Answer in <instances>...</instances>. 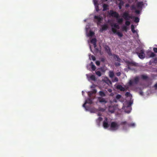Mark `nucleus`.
Returning <instances> with one entry per match:
<instances>
[{"mask_svg":"<svg viewBox=\"0 0 157 157\" xmlns=\"http://www.w3.org/2000/svg\"><path fill=\"white\" fill-rule=\"evenodd\" d=\"M130 24V21H129V20H126V21L125 22V24L127 26L129 25Z\"/></svg>","mask_w":157,"mask_h":157,"instance_id":"nucleus-29","label":"nucleus"},{"mask_svg":"<svg viewBox=\"0 0 157 157\" xmlns=\"http://www.w3.org/2000/svg\"><path fill=\"white\" fill-rule=\"evenodd\" d=\"M156 72L157 73V69L156 70Z\"/></svg>","mask_w":157,"mask_h":157,"instance_id":"nucleus-59","label":"nucleus"},{"mask_svg":"<svg viewBox=\"0 0 157 157\" xmlns=\"http://www.w3.org/2000/svg\"><path fill=\"white\" fill-rule=\"evenodd\" d=\"M110 15L113 17H115L116 18H118L119 17V14L117 12L113 11V10L110 11Z\"/></svg>","mask_w":157,"mask_h":157,"instance_id":"nucleus-8","label":"nucleus"},{"mask_svg":"<svg viewBox=\"0 0 157 157\" xmlns=\"http://www.w3.org/2000/svg\"><path fill=\"white\" fill-rule=\"evenodd\" d=\"M91 69L93 71H95L96 69V67L93 64V63L92 62H91Z\"/></svg>","mask_w":157,"mask_h":157,"instance_id":"nucleus-24","label":"nucleus"},{"mask_svg":"<svg viewBox=\"0 0 157 157\" xmlns=\"http://www.w3.org/2000/svg\"><path fill=\"white\" fill-rule=\"evenodd\" d=\"M118 1H120V2H121V1L122 0H118Z\"/></svg>","mask_w":157,"mask_h":157,"instance_id":"nucleus-60","label":"nucleus"},{"mask_svg":"<svg viewBox=\"0 0 157 157\" xmlns=\"http://www.w3.org/2000/svg\"><path fill=\"white\" fill-rule=\"evenodd\" d=\"M108 6V5L106 4H104L103 5V10L105 11L107 10V7Z\"/></svg>","mask_w":157,"mask_h":157,"instance_id":"nucleus-25","label":"nucleus"},{"mask_svg":"<svg viewBox=\"0 0 157 157\" xmlns=\"http://www.w3.org/2000/svg\"><path fill=\"white\" fill-rule=\"evenodd\" d=\"M135 125V123H131L130 124H128V126H134Z\"/></svg>","mask_w":157,"mask_h":157,"instance_id":"nucleus-46","label":"nucleus"},{"mask_svg":"<svg viewBox=\"0 0 157 157\" xmlns=\"http://www.w3.org/2000/svg\"><path fill=\"white\" fill-rule=\"evenodd\" d=\"M130 7L131 10H136V7L134 5H132Z\"/></svg>","mask_w":157,"mask_h":157,"instance_id":"nucleus-34","label":"nucleus"},{"mask_svg":"<svg viewBox=\"0 0 157 157\" xmlns=\"http://www.w3.org/2000/svg\"><path fill=\"white\" fill-rule=\"evenodd\" d=\"M153 50L155 53H157V48H154Z\"/></svg>","mask_w":157,"mask_h":157,"instance_id":"nucleus-48","label":"nucleus"},{"mask_svg":"<svg viewBox=\"0 0 157 157\" xmlns=\"http://www.w3.org/2000/svg\"><path fill=\"white\" fill-rule=\"evenodd\" d=\"M119 4L121 6H122L124 4V2L123 1L121 0L120 2H119Z\"/></svg>","mask_w":157,"mask_h":157,"instance_id":"nucleus-38","label":"nucleus"},{"mask_svg":"<svg viewBox=\"0 0 157 157\" xmlns=\"http://www.w3.org/2000/svg\"><path fill=\"white\" fill-rule=\"evenodd\" d=\"M108 28V25H103L101 27V32H102L104 30H106Z\"/></svg>","mask_w":157,"mask_h":157,"instance_id":"nucleus-13","label":"nucleus"},{"mask_svg":"<svg viewBox=\"0 0 157 157\" xmlns=\"http://www.w3.org/2000/svg\"><path fill=\"white\" fill-rule=\"evenodd\" d=\"M95 6V9L97 11H98L99 10V6H98V4L97 5H96V6Z\"/></svg>","mask_w":157,"mask_h":157,"instance_id":"nucleus-42","label":"nucleus"},{"mask_svg":"<svg viewBox=\"0 0 157 157\" xmlns=\"http://www.w3.org/2000/svg\"><path fill=\"white\" fill-rule=\"evenodd\" d=\"M105 1H107L108 0H105Z\"/></svg>","mask_w":157,"mask_h":157,"instance_id":"nucleus-61","label":"nucleus"},{"mask_svg":"<svg viewBox=\"0 0 157 157\" xmlns=\"http://www.w3.org/2000/svg\"><path fill=\"white\" fill-rule=\"evenodd\" d=\"M95 73L98 76H100L101 75V73L100 71H95Z\"/></svg>","mask_w":157,"mask_h":157,"instance_id":"nucleus-30","label":"nucleus"},{"mask_svg":"<svg viewBox=\"0 0 157 157\" xmlns=\"http://www.w3.org/2000/svg\"><path fill=\"white\" fill-rule=\"evenodd\" d=\"M127 63L128 66V69H130L131 66H138V63H136L134 62L133 61H128L126 62Z\"/></svg>","mask_w":157,"mask_h":157,"instance_id":"nucleus-5","label":"nucleus"},{"mask_svg":"<svg viewBox=\"0 0 157 157\" xmlns=\"http://www.w3.org/2000/svg\"><path fill=\"white\" fill-rule=\"evenodd\" d=\"M118 78L117 77H115L114 78L113 80H112V81L113 82H118Z\"/></svg>","mask_w":157,"mask_h":157,"instance_id":"nucleus-36","label":"nucleus"},{"mask_svg":"<svg viewBox=\"0 0 157 157\" xmlns=\"http://www.w3.org/2000/svg\"><path fill=\"white\" fill-rule=\"evenodd\" d=\"M103 126L105 128H107L109 127V124L108 123V118L107 117H105V120L103 122Z\"/></svg>","mask_w":157,"mask_h":157,"instance_id":"nucleus-7","label":"nucleus"},{"mask_svg":"<svg viewBox=\"0 0 157 157\" xmlns=\"http://www.w3.org/2000/svg\"><path fill=\"white\" fill-rule=\"evenodd\" d=\"M113 26L115 28H117V29L119 28L118 25H117V24H115L113 25Z\"/></svg>","mask_w":157,"mask_h":157,"instance_id":"nucleus-41","label":"nucleus"},{"mask_svg":"<svg viewBox=\"0 0 157 157\" xmlns=\"http://www.w3.org/2000/svg\"><path fill=\"white\" fill-rule=\"evenodd\" d=\"M121 65V64L119 62H117L115 63V65L116 66H119Z\"/></svg>","mask_w":157,"mask_h":157,"instance_id":"nucleus-52","label":"nucleus"},{"mask_svg":"<svg viewBox=\"0 0 157 157\" xmlns=\"http://www.w3.org/2000/svg\"><path fill=\"white\" fill-rule=\"evenodd\" d=\"M93 3L95 6L98 5V1L97 0H93Z\"/></svg>","mask_w":157,"mask_h":157,"instance_id":"nucleus-35","label":"nucleus"},{"mask_svg":"<svg viewBox=\"0 0 157 157\" xmlns=\"http://www.w3.org/2000/svg\"><path fill=\"white\" fill-rule=\"evenodd\" d=\"M122 17L125 20H129L133 18V17L130 16L128 12H124L123 13Z\"/></svg>","mask_w":157,"mask_h":157,"instance_id":"nucleus-3","label":"nucleus"},{"mask_svg":"<svg viewBox=\"0 0 157 157\" xmlns=\"http://www.w3.org/2000/svg\"><path fill=\"white\" fill-rule=\"evenodd\" d=\"M100 62L99 61H97L96 62V65H98V66H99V65H100Z\"/></svg>","mask_w":157,"mask_h":157,"instance_id":"nucleus-47","label":"nucleus"},{"mask_svg":"<svg viewBox=\"0 0 157 157\" xmlns=\"http://www.w3.org/2000/svg\"><path fill=\"white\" fill-rule=\"evenodd\" d=\"M112 31L114 33L117 34V29L115 28L112 27Z\"/></svg>","mask_w":157,"mask_h":157,"instance_id":"nucleus-28","label":"nucleus"},{"mask_svg":"<svg viewBox=\"0 0 157 157\" xmlns=\"http://www.w3.org/2000/svg\"><path fill=\"white\" fill-rule=\"evenodd\" d=\"M86 101L87 102V103H89L90 104H91L93 103L92 101L90 98H88L86 100Z\"/></svg>","mask_w":157,"mask_h":157,"instance_id":"nucleus-22","label":"nucleus"},{"mask_svg":"<svg viewBox=\"0 0 157 157\" xmlns=\"http://www.w3.org/2000/svg\"><path fill=\"white\" fill-rule=\"evenodd\" d=\"M102 120V117H98V121H101Z\"/></svg>","mask_w":157,"mask_h":157,"instance_id":"nucleus-45","label":"nucleus"},{"mask_svg":"<svg viewBox=\"0 0 157 157\" xmlns=\"http://www.w3.org/2000/svg\"><path fill=\"white\" fill-rule=\"evenodd\" d=\"M141 77L144 80H146L148 78L147 76L145 75H142Z\"/></svg>","mask_w":157,"mask_h":157,"instance_id":"nucleus-33","label":"nucleus"},{"mask_svg":"<svg viewBox=\"0 0 157 157\" xmlns=\"http://www.w3.org/2000/svg\"><path fill=\"white\" fill-rule=\"evenodd\" d=\"M139 81V77L138 76L134 78L133 80H130L128 82V84L129 86H132L133 84H137Z\"/></svg>","mask_w":157,"mask_h":157,"instance_id":"nucleus-2","label":"nucleus"},{"mask_svg":"<svg viewBox=\"0 0 157 157\" xmlns=\"http://www.w3.org/2000/svg\"><path fill=\"white\" fill-rule=\"evenodd\" d=\"M143 2H138L137 3V6L138 7L141 8L143 5Z\"/></svg>","mask_w":157,"mask_h":157,"instance_id":"nucleus-15","label":"nucleus"},{"mask_svg":"<svg viewBox=\"0 0 157 157\" xmlns=\"http://www.w3.org/2000/svg\"><path fill=\"white\" fill-rule=\"evenodd\" d=\"M128 28L126 25H123L122 26V29L123 31H125L126 32H127V30L128 29Z\"/></svg>","mask_w":157,"mask_h":157,"instance_id":"nucleus-16","label":"nucleus"},{"mask_svg":"<svg viewBox=\"0 0 157 157\" xmlns=\"http://www.w3.org/2000/svg\"><path fill=\"white\" fill-rule=\"evenodd\" d=\"M132 18H134V21L135 22L137 23L139 21V18L137 17H132Z\"/></svg>","mask_w":157,"mask_h":157,"instance_id":"nucleus-23","label":"nucleus"},{"mask_svg":"<svg viewBox=\"0 0 157 157\" xmlns=\"http://www.w3.org/2000/svg\"><path fill=\"white\" fill-rule=\"evenodd\" d=\"M150 53V57H154L155 56H156V54H155L154 53V52H152L151 51H149L148 52V53Z\"/></svg>","mask_w":157,"mask_h":157,"instance_id":"nucleus-21","label":"nucleus"},{"mask_svg":"<svg viewBox=\"0 0 157 157\" xmlns=\"http://www.w3.org/2000/svg\"><path fill=\"white\" fill-rule=\"evenodd\" d=\"M94 32L92 31H90L89 32L88 35L89 36H92L94 35Z\"/></svg>","mask_w":157,"mask_h":157,"instance_id":"nucleus-32","label":"nucleus"},{"mask_svg":"<svg viewBox=\"0 0 157 157\" xmlns=\"http://www.w3.org/2000/svg\"><path fill=\"white\" fill-rule=\"evenodd\" d=\"M136 53L140 58L143 59L145 58V54L144 50H141L140 52H137Z\"/></svg>","mask_w":157,"mask_h":157,"instance_id":"nucleus-6","label":"nucleus"},{"mask_svg":"<svg viewBox=\"0 0 157 157\" xmlns=\"http://www.w3.org/2000/svg\"><path fill=\"white\" fill-rule=\"evenodd\" d=\"M91 58L93 60V61H95V56H94V55H92L91 56Z\"/></svg>","mask_w":157,"mask_h":157,"instance_id":"nucleus-44","label":"nucleus"},{"mask_svg":"<svg viewBox=\"0 0 157 157\" xmlns=\"http://www.w3.org/2000/svg\"><path fill=\"white\" fill-rule=\"evenodd\" d=\"M121 75V73L120 72H118L116 73V75L117 76H119Z\"/></svg>","mask_w":157,"mask_h":157,"instance_id":"nucleus-49","label":"nucleus"},{"mask_svg":"<svg viewBox=\"0 0 157 157\" xmlns=\"http://www.w3.org/2000/svg\"><path fill=\"white\" fill-rule=\"evenodd\" d=\"M132 102L131 101H130L128 102V105H127V106L126 107V108L129 109L130 110L129 111H126V112L127 113H129L131 111V106L132 105Z\"/></svg>","mask_w":157,"mask_h":157,"instance_id":"nucleus-9","label":"nucleus"},{"mask_svg":"<svg viewBox=\"0 0 157 157\" xmlns=\"http://www.w3.org/2000/svg\"><path fill=\"white\" fill-rule=\"evenodd\" d=\"M127 122L126 121H124L123 122H121L120 125H125V124H127Z\"/></svg>","mask_w":157,"mask_h":157,"instance_id":"nucleus-37","label":"nucleus"},{"mask_svg":"<svg viewBox=\"0 0 157 157\" xmlns=\"http://www.w3.org/2000/svg\"><path fill=\"white\" fill-rule=\"evenodd\" d=\"M125 95L126 97H129L130 96V94L129 92H126L125 94Z\"/></svg>","mask_w":157,"mask_h":157,"instance_id":"nucleus-40","label":"nucleus"},{"mask_svg":"<svg viewBox=\"0 0 157 157\" xmlns=\"http://www.w3.org/2000/svg\"><path fill=\"white\" fill-rule=\"evenodd\" d=\"M98 99L99 101L101 103H106L107 102V101L105 100V99L104 98H102L101 97H99L98 98Z\"/></svg>","mask_w":157,"mask_h":157,"instance_id":"nucleus-12","label":"nucleus"},{"mask_svg":"<svg viewBox=\"0 0 157 157\" xmlns=\"http://www.w3.org/2000/svg\"><path fill=\"white\" fill-rule=\"evenodd\" d=\"M117 34L120 37H121L123 36L122 33L120 32H117Z\"/></svg>","mask_w":157,"mask_h":157,"instance_id":"nucleus-31","label":"nucleus"},{"mask_svg":"<svg viewBox=\"0 0 157 157\" xmlns=\"http://www.w3.org/2000/svg\"><path fill=\"white\" fill-rule=\"evenodd\" d=\"M105 49L109 55L110 56L112 55L111 52V50L109 47H108L107 46L105 48Z\"/></svg>","mask_w":157,"mask_h":157,"instance_id":"nucleus-14","label":"nucleus"},{"mask_svg":"<svg viewBox=\"0 0 157 157\" xmlns=\"http://www.w3.org/2000/svg\"><path fill=\"white\" fill-rule=\"evenodd\" d=\"M87 103V102H86V101L83 104V105H82V106L83 107H86V104Z\"/></svg>","mask_w":157,"mask_h":157,"instance_id":"nucleus-51","label":"nucleus"},{"mask_svg":"<svg viewBox=\"0 0 157 157\" xmlns=\"http://www.w3.org/2000/svg\"><path fill=\"white\" fill-rule=\"evenodd\" d=\"M125 6L126 7H128L129 6V4H128V3H127V4L125 5Z\"/></svg>","mask_w":157,"mask_h":157,"instance_id":"nucleus-55","label":"nucleus"},{"mask_svg":"<svg viewBox=\"0 0 157 157\" xmlns=\"http://www.w3.org/2000/svg\"><path fill=\"white\" fill-rule=\"evenodd\" d=\"M115 58L116 59L117 61L118 62H120L121 60L118 55H115Z\"/></svg>","mask_w":157,"mask_h":157,"instance_id":"nucleus-27","label":"nucleus"},{"mask_svg":"<svg viewBox=\"0 0 157 157\" xmlns=\"http://www.w3.org/2000/svg\"><path fill=\"white\" fill-rule=\"evenodd\" d=\"M131 30L133 33H136V30H135V27L134 25H132L131 26Z\"/></svg>","mask_w":157,"mask_h":157,"instance_id":"nucleus-20","label":"nucleus"},{"mask_svg":"<svg viewBox=\"0 0 157 157\" xmlns=\"http://www.w3.org/2000/svg\"><path fill=\"white\" fill-rule=\"evenodd\" d=\"M135 13L137 14H139L140 13V10H136V9L135 10Z\"/></svg>","mask_w":157,"mask_h":157,"instance_id":"nucleus-43","label":"nucleus"},{"mask_svg":"<svg viewBox=\"0 0 157 157\" xmlns=\"http://www.w3.org/2000/svg\"><path fill=\"white\" fill-rule=\"evenodd\" d=\"M108 91L109 92H111L112 91V90L111 89H108Z\"/></svg>","mask_w":157,"mask_h":157,"instance_id":"nucleus-57","label":"nucleus"},{"mask_svg":"<svg viewBox=\"0 0 157 157\" xmlns=\"http://www.w3.org/2000/svg\"><path fill=\"white\" fill-rule=\"evenodd\" d=\"M90 42L92 44H93L94 48H96V47L97 46V40L96 39H92L91 40Z\"/></svg>","mask_w":157,"mask_h":157,"instance_id":"nucleus-10","label":"nucleus"},{"mask_svg":"<svg viewBox=\"0 0 157 157\" xmlns=\"http://www.w3.org/2000/svg\"><path fill=\"white\" fill-rule=\"evenodd\" d=\"M111 113H113L114 112V111H111Z\"/></svg>","mask_w":157,"mask_h":157,"instance_id":"nucleus-58","label":"nucleus"},{"mask_svg":"<svg viewBox=\"0 0 157 157\" xmlns=\"http://www.w3.org/2000/svg\"><path fill=\"white\" fill-rule=\"evenodd\" d=\"M116 88L117 89L120 90L121 91H124L125 90V89L124 87L122 86L121 85H117Z\"/></svg>","mask_w":157,"mask_h":157,"instance_id":"nucleus-11","label":"nucleus"},{"mask_svg":"<svg viewBox=\"0 0 157 157\" xmlns=\"http://www.w3.org/2000/svg\"><path fill=\"white\" fill-rule=\"evenodd\" d=\"M117 22L119 24H122L123 21V19L122 18H117Z\"/></svg>","mask_w":157,"mask_h":157,"instance_id":"nucleus-19","label":"nucleus"},{"mask_svg":"<svg viewBox=\"0 0 157 157\" xmlns=\"http://www.w3.org/2000/svg\"><path fill=\"white\" fill-rule=\"evenodd\" d=\"M99 95L101 97H105V94L104 92L102 91H99Z\"/></svg>","mask_w":157,"mask_h":157,"instance_id":"nucleus-18","label":"nucleus"},{"mask_svg":"<svg viewBox=\"0 0 157 157\" xmlns=\"http://www.w3.org/2000/svg\"><path fill=\"white\" fill-rule=\"evenodd\" d=\"M92 92H90L89 93V96H91L92 95Z\"/></svg>","mask_w":157,"mask_h":157,"instance_id":"nucleus-56","label":"nucleus"},{"mask_svg":"<svg viewBox=\"0 0 157 157\" xmlns=\"http://www.w3.org/2000/svg\"><path fill=\"white\" fill-rule=\"evenodd\" d=\"M90 78L94 81H95L96 80L95 77L94 75H92L90 76Z\"/></svg>","mask_w":157,"mask_h":157,"instance_id":"nucleus-26","label":"nucleus"},{"mask_svg":"<svg viewBox=\"0 0 157 157\" xmlns=\"http://www.w3.org/2000/svg\"><path fill=\"white\" fill-rule=\"evenodd\" d=\"M121 95L120 94H117L116 95V98L117 99H120V98H121Z\"/></svg>","mask_w":157,"mask_h":157,"instance_id":"nucleus-39","label":"nucleus"},{"mask_svg":"<svg viewBox=\"0 0 157 157\" xmlns=\"http://www.w3.org/2000/svg\"><path fill=\"white\" fill-rule=\"evenodd\" d=\"M94 19L95 22H96L98 25H100L103 20V18L100 15L94 16Z\"/></svg>","mask_w":157,"mask_h":157,"instance_id":"nucleus-1","label":"nucleus"},{"mask_svg":"<svg viewBox=\"0 0 157 157\" xmlns=\"http://www.w3.org/2000/svg\"><path fill=\"white\" fill-rule=\"evenodd\" d=\"M109 76L111 78H112L113 77H114V74L113 71H109Z\"/></svg>","mask_w":157,"mask_h":157,"instance_id":"nucleus-17","label":"nucleus"},{"mask_svg":"<svg viewBox=\"0 0 157 157\" xmlns=\"http://www.w3.org/2000/svg\"><path fill=\"white\" fill-rule=\"evenodd\" d=\"M156 89H157V82L154 86Z\"/></svg>","mask_w":157,"mask_h":157,"instance_id":"nucleus-53","label":"nucleus"},{"mask_svg":"<svg viewBox=\"0 0 157 157\" xmlns=\"http://www.w3.org/2000/svg\"><path fill=\"white\" fill-rule=\"evenodd\" d=\"M119 125L118 124L117 122H111L110 127L111 129L113 130H116L118 129Z\"/></svg>","mask_w":157,"mask_h":157,"instance_id":"nucleus-4","label":"nucleus"},{"mask_svg":"<svg viewBox=\"0 0 157 157\" xmlns=\"http://www.w3.org/2000/svg\"><path fill=\"white\" fill-rule=\"evenodd\" d=\"M122 6H121V5H120L119 4V3L118 4V7H119V9H121V8H122Z\"/></svg>","mask_w":157,"mask_h":157,"instance_id":"nucleus-54","label":"nucleus"},{"mask_svg":"<svg viewBox=\"0 0 157 157\" xmlns=\"http://www.w3.org/2000/svg\"><path fill=\"white\" fill-rule=\"evenodd\" d=\"M97 92V90L96 89H93V91H92V94H95Z\"/></svg>","mask_w":157,"mask_h":157,"instance_id":"nucleus-50","label":"nucleus"}]
</instances>
